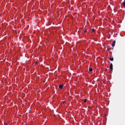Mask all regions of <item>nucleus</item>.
<instances>
[{
  "label": "nucleus",
  "mask_w": 125,
  "mask_h": 125,
  "mask_svg": "<svg viewBox=\"0 0 125 125\" xmlns=\"http://www.w3.org/2000/svg\"><path fill=\"white\" fill-rule=\"evenodd\" d=\"M92 32H94V29H92Z\"/></svg>",
  "instance_id": "obj_9"
},
{
  "label": "nucleus",
  "mask_w": 125,
  "mask_h": 125,
  "mask_svg": "<svg viewBox=\"0 0 125 125\" xmlns=\"http://www.w3.org/2000/svg\"><path fill=\"white\" fill-rule=\"evenodd\" d=\"M115 44H116V41H114L112 44V46H113V47L115 46Z\"/></svg>",
  "instance_id": "obj_2"
},
{
  "label": "nucleus",
  "mask_w": 125,
  "mask_h": 125,
  "mask_svg": "<svg viewBox=\"0 0 125 125\" xmlns=\"http://www.w3.org/2000/svg\"><path fill=\"white\" fill-rule=\"evenodd\" d=\"M109 68H110V70H113V63H110Z\"/></svg>",
  "instance_id": "obj_1"
},
{
  "label": "nucleus",
  "mask_w": 125,
  "mask_h": 125,
  "mask_svg": "<svg viewBox=\"0 0 125 125\" xmlns=\"http://www.w3.org/2000/svg\"><path fill=\"white\" fill-rule=\"evenodd\" d=\"M64 85H63V84H62V85H60L59 86V88H60L61 89H62V88H63V86Z\"/></svg>",
  "instance_id": "obj_3"
},
{
  "label": "nucleus",
  "mask_w": 125,
  "mask_h": 125,
  "mask_svg": "<svg viewBox=\"0 0 125 125\" xmlns=\"http://www.w3.org/2000/svg\"><path fill=\"white\" fill-rule=\"evenodd\" d=\"M86 32H87V31L86 30H84V33H86Z\"/></svg>",
  "instance_id": "obj_8"
},
{
  "label": "nucleus",
  "mask_w": 125,
  "mask_h": 125,
  "mask_svg": "<svg viewBox=\"0 0 125 125\" xmlns=\"http://www.w3.org/2000/svg\"><path fill=\"white\" fill-rule=\"evenodd\" d=\"M109 60L110 61H114V58L110 57V58H109Z\"/></svg>",
  "instance_id": "obj_4"
},
{
  "label": "nucleus",
  "mask_w": 125,
  "mask_h": 125,
  "mask_svg": "<svg viewBox=\"0 0 125 125\" xmlns=\"http://www.w3.org/2000/svg\"><path fill=\"white\" fill-rule=\"evenodd\" d=\"M4 125H7V124H6V123H4Z\"/></svg>",
  "instance_id": "obj_11"
},
{
  "label": "nucleus",
  "mask_w": 125,
  "mask_h": 125,
  "mask_svg": "<svg viewBox=\"0 0 125 125\" xmlns=\"http://www.w3.org/2000/svg\"><path fill=\"white\" fill-rule=\"evenodd\" d=\"M62 104H65V101H63V102H62Z\"/></svg>",
  "instance_id": "obj_10"
},
{
  "label": "nucleus",
  "mask_w": 125,
  "mask_h": 125,
  "mask_svg": "<svg viewBox=\"0 0 125 125\" xmlns=\"http://www.w3.org/2000/svg\"><path fill=\"white\" fill-rule=\"evenodd\" d=\"M123 5L125 8V0H124V1L123 2Z\"/></svg>",
  "instance_id": "obj_6"
},
{
  "label": "nucleus",
  "mask_w": 125,
  "mask_h": 125,
  "mask_svg": "<svg viewBox=\"0 0 125 125\" xmlns=\"http://www.w3.org/2000/svg\"><path fill=\"white\" fill-rule=\"evenodd\" d=\"M86 101H87V100L86 99L84 100V102L86 103Z\"/></svg>",
  "instance_id": "obj_7"
},
{
  "label": "nucleus",
  "mask_w": 125,
  "mask_h": 125,
  "mask_svg": "<svg viewBox=\"0 0 125 125\" xmlns=\"http://www.w3.org/2000/svg\"><path fill=\"white\" fill-rule=\"evenodd\" d=\"M92 70H93V69H92V68H89V72H92Z\"/></svg>",
  "instance_id": "obj_5"
}]
</instances>
